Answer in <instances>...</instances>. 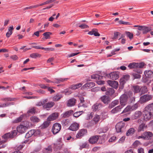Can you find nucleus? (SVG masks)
<instances>
[{"label":"nucleus","mask_w":153,"mask_h":153,"mask_svg":"<svg viewBox=\"0 0 153 153\" xmlns=\"http://www.w3.org/2000/svg\"><path fill=\"white\" fill-rule=\"evenodd\" d=\"M129 98L130 99V102H132L135 101V98L134 97L132 96L131 95L129 96Z\"/></svg>","instance_id":"0e129e2a"},{"label":"nucleus","mask_w":153,"mask_h":153,"mask_svg":"<svg viewBox=\"0 0 153 153\" xmlns=\"http://www.w3.org/2000/svg\"><path fill=\"white\" fill-rule=\"evenodd\" d=\"M41 55L38 53H34L30 55V57L33 58H36L37 57H40Z\"/></svg>","instance_id":"37998d69"},{"label":"nucleus","mask_w":153,"mask_h":153,"mask_svg":"<svg viewBox=\"0 0 153 153\" xmlns=\"http://www.w3.org/2000/svg\"><path fill=\"white\" fill-rule=\"evenodd\" d=\"M152 98V96L150 95H144L140 97L139 102L142 104L150 100Z\"/></svg>","instance_id":"423d86ee"},{"label":"nucleus","mask_w":153,"mask_h":153,"mask_svg":"<svg viewBox=\"0 0 153 153\" xmlns=\"http://www.w3.org/2000/svg\"><path fill=\"white\" fill-rule=\"evenodd\" d=\"M99 139V136L94 135L90 137L89 139V142L91 144H94L97 143Z\"/></svg>","instance_id":"f8f14e48"},{"label":"nucleus","mask_w":153,"mask_h":153,"mask_svg":"<svg viewBox=\"0 0 153 153\" xmlns=\"http://www.w3.org/2000/svg\"><path fill=\"white\" fill-rule=\"evenodd\" d=\"M79 53H80V52H77V53H72L70 54H68V56L69 57H71L74 56H76Z\"/></svg>","instance_id":"052dcab7"},{"label":"nucleus","mask_w":153,"mask_h":153,"mask_svg":"<svg viewBox=\"0 0 153 153\" xmlns=\"http://www.w3.org/2000/svg\"><path fill=\"white\" fill-rule=\"evenodd\" d=\"M76 102V100L74 98H71L68 101L67 105L68 107H71L74 106Z\"/></svg>","instance_id":"aec40b11"},{"label":"nucleus","mask_w":153,"mask_h":153,"mask_svg":"<svg viewBox=\"0 0 153 153\" xmlns=\"http://www.w3.org/2000/svg\"><path fill=\"white\" fill-rule=\"evenodd\" d=\"M91 78L93 79L96 80L101 79L103 78L102 76H100L98 74H93L91 76Z\"/></svg>","instance_id":"cd10ccee"},{"label":"nucleus","mask_w":153,"mask_h":153,"mask_svg":"<svg viewBox=\"0 0 153 153\" xmlns=\"http://www.w3.org/2000/svg\"><path fill=\"white\" fill-rule=\"evenodd\" d=\"M79 27L82 29H84L88 28V26L84 24H81L79 26Z\"/></svg>","instance_id":"13d9d810"},{"label":"nucleus","mask_w":153,"mask_h":153,"mask_svg":"<svg viewBox=\"0 0 153 153\" xmlns=\"http://www.w3.org/2000/svg\"><path fill=\"white\" fill-rule=\"evenodd\" d=\"M139 106V104L138 103H136L131 106V110L134 111L137 109Z\"/></svg>","instance_id":"a18cd8bd"},{"label":"nucleus","mask_w":153,"mask_h":153,"mask_svg":"<svg viewBox=\"0 0 153 153\" xmlns=\"http://www.w3.org/2000/svg\"><path fill=\"white\" fill-rule=\"evenodd\" d=\"M126 34L127 36L130 39H131L133 37V34L129 32H127Z\"/></svg>","instance_id":"6e6d98bb"},{"label":"nucleus","mask_w":153,"mask_h":153,"mask_svg":"<svg viewBox=\"0 0 153 153\" xmlns=\"http://www.w3.org/2000/svg\"><path fill=\"white\" fill-rule=\"evenodd\" d=\"M61 128V125L60 124L56 123L53 125L52 128V131L53 134H56L58 133Z\"/></svg>","instance_id":"39448f33"},{"label":"nucleus","mask_w":153,"mask_h":153,"mask_svg":"<svg viewBox=\"0 0 153 153\" xmlns=\"http://www.w3.org/2000/svg\"><path fill=\"white\" fill-rule=\"evenodd\" d=\"M50 122L45 121L40 126L41 129H44L47 127L49 125Z\"/></svg>","instance_id":"e433bc0d"},{"label":"nucleus","mask_w":153,"mask_h":153,"mask_svg":"<svg viewBox=\"0 0 153 153\" xmlns=\"http://www.w3.org/2000/svg\"><path fill=\"white\" fill-rule=\"evenodd\" d=\"M121 105L118 106L112 109L111 111V113L115 114L121 111V109L123 107Z\"/></svg>","instance_id":"4be33fe9"},{"label":"nucleus","mask_w":153,"mask_h":153,"mask_svg":"<svg viewBox=\"0 0 153 153\" xmlns=\"http://www.w3.org/2000/svg\"><path fill=\"white\" fill-rule=\"evenodd\" d=\"M62 97V95L61 94H57L53 97V100L54 101H58Z\"/></svg>","instance_id":"2f4dec72"},{"label":"nucleus","mask_w":153,"mask_h":153,"mask_svg":"<svg viewBox=\"0 0 153 153\" xmlns=\"http://www.w3.org/2000/svg\"><path fill=\"white\" fill-rule=\"evenodd\" d=\"M118 23L120 24H123L125 25H130V23L128 22H124L122 20H120L119 21Z\"/></svg>","instance_id":"864d4df0"},{"label":"nucleus","mask_w":153,"mask_h":153,"mask_svg":"<svg viewBox=\"0 0 153 153\" xmlns=\"http://www.w3.org/2000/svg\"><path fill=\"white\" fill-rule=\"evenodd\" d=\"M23 117V116L21 115L19 117L16 118L14 121L15 123H18L21 122Z\"/></svg>","instance_id":"49530a36"},{"label":"nucleus","mask_w":153,"mask_h":153,"mask_svg":"<svg viewBox=\"0 0 153 153\" xmlns=\"http://www.w3.org/2000/svg\"><path fill=\"white\" fill-rule=\"evenodd\" d=\"M107 76L111 79L116 80L119 77V73L117 71L112 72L107 75Z\"/></svg>","instance_id":"0eeeda50"},{"label":"nucleus","mask_w":153,"mask_h":153,"mask_svg":"<svg viewBox=\"0 0 153 153\" xmlns=\"http://www.w3.org/2000/svg\"><path fill=\"white\" fill-rule=\"evenodd\" d=\"M36 108L35 107H33L30 108L27 111V113L28 114L30 113L32 114H34L36 112Z\"/></svg>","instance_id":"79ce46f5"},{"label":"nucleus","mask_w":153,"mask_h":153,"mask_svg":"<svg viewBox=\"0 0 153 153\" xmlns=\"http://www.w3.org/2000/svg\"><path fill=\"white\" fill-rule=\"evenodd\" d=\"M131 111H132L131 110V106L130 105H128L124 109L123 111L121 113V114Z\"/></svg>","instance_id":"ea45409f"},{"label":"nucleus","mask_w":153,"mask_h":153,"mask_svg":"<svg viewBox=\"0 0 153 153\" xmlns=\"http://www.w3.org/2000/svg\"><path fill=\"white\" fill-rule=\"evenodd\" d=\"M123 78L126 81H127L130 78V76L128 75H124L123 77Z\"/></svg>","instance_id":"680f3d73"},{"label":"nucleus","mask_w":153,"mask_h":153,"mask_svg":"<svg viewBox=\"0 0 153 153\" xmlns=\"http://www.w3.org/2000/svg\"><path fill=\"white\" fill-rule=\"evenodd\" d=\"M115 128L117 132H123L125 130L126 128L125 123L123 122L118 123L116 125Z\"/></svg>","instance_id":"f257e3e1"},{"label":"nucleus","mask_w":153,"mask_h":153,"mask_svg":"<svg viewBox=\"0 0 153 153\" xmlns=\"http://www.w3.org/2000/svg\"><path fill=\"white\" fill-rule=\"evenodd\" d=\"M117 139V137L115 136H113L111 137L109 140V142H115Z\"/></svg>","instance_id":"5fc2aeb1"},{"label":"nucleus","mask_w":153,"mask_h":153,"mask_svg":"<svg viewBox=\"0 0 153 153\" xmlns=\"http://www.w3.org/2000/svg\"><path fill=\"white\" fill-rule=\"evenodd\" d=\"M48 100L47 99H44L42 101H40L37 102L36 103V105L38 106H42L43 108V105L45 103L48 102Z\"/></svg>","instance_id":"a878e982"},{"label":"nucleus","mask_w":153,"mask_h":153,"mask_svg":"<svg viewBox=\"0 0 153 153\" xmlns=\"http://www.w3.org/2000/svg\"><path fill=\"white\" fill-rule=\"evenodd\" d=\"M94 83L93 82L87 83L84 85L81 88L82 89H88L94 87Z\"/></svg>","instance_id":"2eb2a0df"},{"label":"nucleus","mask_w":153,"mask_h":153,"mask_svg":"<svg viewBox=\"0 0 153 153\" xmlns=\"http://www.w3.org/2000/svg\"><path fill=\"white\" fill-rule=\"evenodd\" d=\"M144 135L145 136L146 140L150 139L153 136V134L150 131L144 132Z\"/></svg>","instance_id":"412c9836"},{"label":"nucleus","mask_w":153,"mask_h":153,"mask_svg":"<svg viewBox=\"0 0 153 153\" xmlns=\"http://www.w3.org/2000/svg\"><path fill=\"white\" fill-rule=\"evenodd\" d=\"M119 102L118 100H116L113 101L109 105V107L110 108H112L114 107V106L118 105L119 104Z\"/></svg>","instance_id":"72a5a7b5"},{"label":"nucleus","mask_w":153,"mask_h":153,"mask_svg":"<svg viewBox=\"0 0 153 153\" xmlns=\"http://www.w3.org/2000/svg\"><path fill=\"white\" fill-rule=\"evenodd\" d=\"M110 98L106 95L102 96L100 98L101 100L105 104H108L110 102Z\"/></svg>","instance_id":"a211bd4d"},{"label":"nucleus","mask_w":153,"mask_h":153,"mask_svg":"<svg viewBox=\"0 0 153 153\" xmlns=\"http://www.w3.org/2000/svg\"><path fill=\"white\" fill-rule=\"evenodd\" d=\"M13 29V26L10 27L8 28V31L7 33L6 36L7 37H9L12 33V30Z\"/></svg>","instance_id":"473e14b6"},{"label":"nucleus","mask_w":153,"mask_h":153,"mask_svg":"<svg viewBox=\"0 0 153 153\" xmlns=\"http://www.w3.org/2000/svg\"><path fill=\"white\" fill-rule=\"evenodd\" d=\"M15 98H12L11 97H7L5 98L2 99L1 100L4 101H13L15 100Z\"/></svg>","instance_id":"de8ad7c7"},{"label":"nucleus","mask_w":153,"mask_h":153,"mask_svg":"<svg viewBox=\"0 0 153 153\" xmlns=\"http://www.w3.org/2000/svg\"><path fill=\"white\" fill-rule=\"evenodd\" d=\"M39 132V131H36L35 130H31L29 131L26 134L25 136L26 138H28L31 137L36 132Z\"/></svg>","instance_id":"5701e85b"},{"label":"nucleus","mask_w":153,"mask_h":153,"mask_svg":"<svg viewBox=\"0 0 153 153\" xmlns=\"http://www.w3.org/2000/svg\"><path fill=\"white\" fill-rule=\"evenodd\" d=\"M74 111L72 110H70L65 111L62 115V117L66 118H67L73 114Z\"/></svg>","instance_id":"dca6fc26"},{"label":"nucleus","mask_w":153,"mask_h":153,"mask_svg":"<svg viewBox=\"0 0 153 153\" xmlns=\"http://www.w3.org/2000/svg\"><path fill=\"white\" fill-rule=\"evenodd\" d=\"M114 92L115 91L114 89L112 88H110L107 89L105 94L107 95L111 96L114 93Z\"/></svg>","instance_id":"b1692460"},{"label":"nucleus","mask_w":153,"mask_h":153,"mask_svg":"<svg viewBox=\"0 0 153 153\" xmlns=\"http://www.w3.org/2000/svg\"><path fill=\"white\" fill-rule=\"evenodd\" d=\"M133 75L134 77L136 79L140 78L141 77V76L138 74L134 73L133 74Z\"/></svg>","instance_id":"4d7b16f0"},{"label":"nucleus","mask_w":153,"mask_h":153,"mask_svg":"<svg viewBox=\"0 0 153 153\" xmlns=\"http://www.w3.org/2000/svg\"><path fill=\"white\" fill-rule=\"evenodd\" d=\"M152 28L151 27H147L145 26H142L140 27L139 28V30H142L143 33V34H145L148 33V32L151 31Z\"/></svg>","instance_id":"6e6552de"},{"label":"nucleus","mask_w":153,"mask_h":153,"mask_svg":"<svg viewBox=\"0 0 153 153\" xmlns=\"http://www.w3.org/2000/svg\"><path fill=\"white\" fill-rule=\"evenodd\" d=\"M28 142V140H26L23 143H22V145H19L17 147L18 150H20L22 149L25 146L24 144L27 143Z\"/></svg>","instance_id":"603ef678"},{"label":"nucleus","mask_w":153,"mask_h":153,"mask_svg":"<svg viewBox=\"0 0 153 153\" xmlns=\"http://www.w3.org/2000/svg\"><path fill=\"white\" fill-rule=\"evenodd\" d=\"M145 76L147 78H151L153 77V72L150 70L145 71L144 72Z\"/></svg>","instance_id":"393cba45"},{"label":"nucleus","mask_w":153,"mask_h":153,"mask_svg":"<svg viewBox=\"0 0 153 153\" xmlns=\"http://www.w3.org/2000/svg\"><path fill=\"white\" fill-rule=\"evenodd\" d=\"M87 145V143H84L82 144L80 146V148L81 149L82 148H85L86 147Z\"/></svg>","instance_id":"338daca9"},{"label":"nucleus","mask_w":153,"mask_h":153,"mask_svg":"<svg viewBox=\"0 0 153 153\" xmlns=\"http://www.w3.org/2000/svg\"><path fill=\"white\" fill-rule=\"evenodd\" d=\"M135 132L134 129L133 128H131L127 131L126 135L128 136L133 134Z\"/></svg>","instance_id":"f704fd0d"},{"label":"nucleus","mask_w":153,"mask_h":153,"mask_svg":"<svg viewBox=\"0 0 153 153\" xmlns=\"http://www.w3.org/2000/svg\"><path fill=\"white\" fill-rule=\"evenodd\" d=\"M30 119L32 122L34 123H37L40 121L39 119L35 116L31 117Z\"/></svg>","instance_id":"c9c22d12"},{"label":"nucleus","mask_w":153,"mask_h":153,"mask_svg":"<svg viewBox=\"0 0 153 153\" xmlns=\"http://www.w3.org/2000/svg\"><path fill=\"white\" fill-rule=\"evenodd\" d=\"M145 64L143 62L136 63L132 62L130 63L128 67L130 69L137 68H142L144 66Z\"/></svg>","instance_id":"7ed1b4c3"},{"label":"nucleus","mask_w":153,"mask_h":153,"mask_svg":"<svg viewBox=\"0 0 153 153\" xmlns=\"http://www.w3.org/2000/svg\"><path fill=\"white\" fill-rule=\"evenodd\" d=\"M140 91L142 94H145L148 91L147 88L146 86L142 87L141 88Z\"/></svg>","instance_id":"c03bdc74"},{"label":"nucleus","mask_w":153,"mask_h":153,"mask_svg":"<svg viewBox=\"0 0 153 153\" xmlns=\"http://www.w3.org/2000/svg\"><path fill=\"white\" fill-rule=\"evenodd\" d=\"M87 132V130L85 129H82L80 130L76 135V137L77 138H81L82 137L86 134Z\"/></svg>","instance_id":"4468645a"},{"label":"nucleus","mask_w":153,"mask_h":153,"mask_svg":"<svg viewBox=\"0 0 153 153\" xmlns=\"http://www.w3.org/2000/svg\"><path fill=\"white\" fill-rule=\"evenodd\" d=\"M68 78H59V83H60L61 82H63L64 81H65L68 79Z\"/></svg>","instance_id":"e2e57ef3"},{"label":"nucleus","mask_w":153,"mask_h":153,"mask_svg":"<svg viewBox=\"0 0 153 153\" xmlns=\"http://www.w3.org/2000/svg\"><path fill=\"white\" fill-rule=\"evenodd\" d=\"M82 111L76 112L75 113H74L73 114V116L75 117H78L82 114Z\"/></svg>","instance_id":"09e8293b"},{"label":"nucleus","mask_w":153,"mask_h":153,"mask_svg":"<svg viewBox=\"0 0 153 153\" xmlns=\"http://www.w3.org/2000/svg\"><path fill=\"white\" fill-rule=\"evenodd\" d=\"M38 6V5H36L30 6L29 7H27L25 8H24L23 9V10H29V9H33V8H34L37 7Z\"/></svg>","instance_id":"8fccbe9b"},{"label":"nucleus","mask_w":153,"mask_h":153,"mask_svg":"<svg viewBox=\"0 0 153 153\" xmlns=\"http://www.w3.org/2000/svg\"><path fill=\"white\" fill-rule=\"evenodd\" d=\"M142 113L140 111H136L132 115L131 118L133 120H135L139 118L142 115Z\"/></svg>","instance_id":"9d476101"},{"label":"nucleus","mask_w":153,"mask_h":153,"mask_svg":"<svg viewBox=\"0 0 153 153\" xmlns=\"http://www.w3.org/2000/svg\"><path fill=\"white\" fill-rule=\"evenodd\" d=\"M80 102L79 103L78 105V106L79 107L81 106H83L84 107H85V105L83 104V103L84 102V98L83 97H81L80 98Z\"/></svg>","instance_id":"4c0bfd02"},{"label":"nucleus","mask_w":153,"mask_h":153,"mask_svg":"<svg viewBox=\"0 0 153 153\" xmlns=\"http://www.w3.org/2000/svg\"><path fill=\"white\" fill-rule=\"evenodd\" d=\"M100 119V117L99 115H96L93 118V120L96 123L99 121Z\"/></svg>","instance_id":"3c124183"},{"label":"nucleus","mask_w":153,"mask_h":153,"mask_svg":"<svg viewBox=\"0 0 153 153\" xmlns=\"http://www.w3.org/2000/svg\"><path fill=\"white\" fill-rule=\"evenodd\" d=\"M10 58L14 60H16L18 59V56L16 55L12 56H10Z\"/></svg>","instance_id":"69168bd1"},{"label":"nucleus","mask_w":153,"mask_h":153,"mask_svg":"<svg viewBox=\"0 0 153 153\" xmlns=\"http://www.w3.org/2000/svg\"><path fill=\"white\" fill-rule=\"evenodd\" d=\"M58 116L57 113H53L49 116L47 118L48 121H50L56 119Z\"/></svg>","instance_id":"f3484780"},{"label":"nucleus","mask_w":153,"mask_h":153,"mask_svg":"<svg viewBox=\"0 0 153 153\" xmlns=\"http://www.w3.org/2000/svg\"><path fill=\"white\" fill-rule=\"evenodd\" d=\"M128 99V96L125 94H124L120 96V103L123 107H124L127 104Z\"/></svg>","instance_id":"20e7f679"},{"label":"nucleus","mask_w":153,"mask_h":153,"mask_svg":"<svg viewBox=\"0 0 153 153\" xmlns=\"http://www.w3.org/2000/svg\"><path fill=\"white\" fill-rule=\"evenodd\" d=\"M97 83L98 85H101L104 84V81L102 80H99L97 81Z\"/></svg>","instance_id":"774afa93"},{"label":"nucleus","mask_w":153,"mask_h":153,"mask_svg":"<svg viewBox=\"0 0 153 153\" xmlns=\"http://www.w3.org/2000/svg\"><path fill=\"white\" fill-rule=\"evenodd\" d=\"M126 81L124 79L123 77L120 79V87H121V88H123L124 87V85L126 82Z\"/></svg>","instance_id":"58836bf2"},{"label":"nucleus","mask_w":153,"mask_h":153,"mask_svg":"<svg viewBox=\"0 0 153 153\" xmlns=\"http://www.w3.org/2000/svg\"><path fill=\"white\" fill-rule=\"evenodd\" d=\"M146 126L143 123L141 124L139 126L138 128V131L140 132L141 131H143L145 128H146Z\"/></svg>","instance_id":"c756f323"},{"label":"nucleus","mask_w":153,"mask_h":153,"mask_svg":"<svg viewBox=\"0 0 153 153\" xmlns=\"http://www.w3.org/2000/svg\"><path fill=\"white\" fill-rule=\"evenodd\" d=\"M13 103H8L6 102L4 103L1 104V103H0V108H3V107H4L7 106H8L9 105H13Z\"/></svg>","instance_id":"a19ab883"},{"label":"nucleus","mask_w":153,"mask_h":153,"mask_svg":"<svg viewBox=\"0 0 153 153\" xmlns=\"http://www.w3.org/2000/svg\"><path fill=\"white\" fill-rule=\"evenodd\" d=\"M52 34V33L50 32H48L44 33L43 35L45 36V38H42V39L44 40L45 39H48L50 38V35Z\"/></svg>","instance_id":"7c9ffc66"},{"label":"nucleus","mask_w":153,"mask_h":153,"mask_svg":"<svg viewBox=\"0 0 153 153\" xmlns=\"http://www.w3.org/2000/svg\"><path fill=\"white\" fill-rule=\"evenodd\" d=\"M107 83L110 86L115 89L117 88L118 86V82L116 81L108 80L107 81Z\"/></svg>","instance_id":"ddd939ff"},{"label":"nucleus","mask_w":153,"mask_h":153,"mask_svg":"<svg viewBox=\"0 0 153 153\" xmlns=\"http://www.w3.org/2000/svg\"><path fill=\"white\" fill-rule=\"evenodd\" d=\"M144 108L153 114V103L148 104Z\"/></svg>","instance_id":"bb28decb"},{"label":"nucleus","mask_w":153,"mask_h":153,"mask_svg":"<svg viewBox=\"0 0 153 153\" xmlns=\"http://www.w3.org/2000/svg\"><path fill=\"white\" fill-rule=\"evenodd\" d=\"M145 136L144 135V132L140 136H137L136 138L137 139H142L144 140H145Z\"/></svg>","instance_id":"bf43d9fd"},{"label":"nucleus","mask_w":153,"mask_h":153,"mask_svg":"<svg viewBox=\"0 0 153 153\" xmlns=\"http://www.w3.org/2000/svg\"><path fill=\"white\" fill-rule=\"evenodd\" d=\"M140 90L141 88L138 85L134 86L132 87V90L135 93L140 92Z\"/></svg>","instance_id":"c85d7f7f"},{"label":"nucleus","mask_w":153,"mask_h":153,"mask_svg":"<svg viewBox=\"0 0 153 153\" xmlns=\"http://www.w3.org/2000/svg\"><path fill=\"white\" fill-rule=\"evenodd\" d=\"M143 119L144 120L147 121L150 120L153 117V114L145 108L143 112Z\"/></svg>","instance_id":"f03ea898"},{"label":"nucleus","mask_w":153,"mask_h":153,"mask_svg":"<svg viewBox=\"0 0 153 153\" xmlns=\"http://www.w3.org/2000/svg\"><path fill=\"white\" fill-rule=\"evenodd\" d=\"M55 105V103L52 101L47 102L43 105V108L48 110L50 108H52Z\"/></svg>","instance_id":"9b49d317"},{"label":"nucleus","mask_w":153,"mask_h":153,"mask_svg":"<svg viewBox=\"0 0 153 153\" xmlns=\"http://www.w3.org/2000/svg\"><path fill=\"white\" fill-rule=\"evenodd\" d=\"M79 125L76 123H75L71 125L69 129L72 131H75L78 129Z\"/></svg>","instance_id":"6ab92c4d"},{"label":"nucleus","mask_w":153,"mask_h":153,"mask_svg":"<svg viewBox=\"0 0 153 153\" xmlns=\"http://www.w3.org/2000/svg\"><path fill=\"white\" fill-rule=\"evenodd\" d=\"M102 107L103 106L101 103H96L92 106V108L94 111H96L100 110Z\"/></svg>","instance_id":"1a4fd4ad"}]
</instances>
